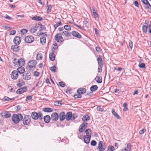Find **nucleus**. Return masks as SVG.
<instances>
[{"label": "nucleus", "mask_w": 151, "mask_h": 151, "mask_svg": "<svg viewBox=\"0 0 151 151\" xmlns=\"http://www.w3.org/2000/svg\"><path fill=\"white\" fill-rule=\"evenodd\" d=\"M132 42L131 41H129V45L131 50H132Z\"/></svg>", "instance_id": "obj_58"}, {"label": "nucleus", "mask_w": 151, "mask_h": 151, "mask_svg": "<svg viewBox=\"0 0 151 151\" xmlns=\"http://www.w3.org/2000/svg\"><path fill=\"white\" fill-rule=\"evenodd\" d=\"M105 148L103 146V145L101 147V148H99V151H104L105 150Z\"/></svg>", "instance_id": "obj_61"}, {"label": "nucleus", "mask_w": 151, "mask_h": 151, "mask_svg": "<svg viewBox=\"0 0 151 151\" xmlns=\"http://www.w3.org/2000/svg\"><path fill=\"white\" fill-rule=\"evenodd\" d=\"M86 92V89L84 88H79L77 90V92L81 94L85 93Z\"/></svg>", "instance_id": "obj_23"}, {"label": "nucleus", "mask_w": 151, "mask_h": 151, "mask_svg": "<svg viewBox=\"0 0 151 151\" xmlns=\"http://www.w3.org/2000/svg\"><path fill=\"white\" fill-rule=\"evenodd\" d=\"M31 115L30 116L34 120H36L38 119L42 120L43 119L42 114L40 112H38L37 113L35 111H34L31 113Z\"/></svg>", "instance_id": "obj_3"}, {"label": "nucleus", "mask_w": 151, "mask_h": 151, "mask_svg": "<svg viewBox=\"0 0 151 151\" xmlns=\"http://www.w3.org/2000/svg\"><path fill=\"white\" fill-rule=\"evenodd\" d=\"M97 111H104V109L101 108V106H98L96 108Z\"/></svg>", "instance_id": "obj_47"}, {"label": "nucleus", "mask_w": 151, "mask_h": 151, "mask_svg": "<svg viewBox=\"0 0 151 151\" xmlns=\"http://www.w3.org/2000/svg\"><path fill=\"white\" fill-rule=\"evenodd\" d=\"M134 5L137 7H139L138 2L137 1H135L134 2Z\"/></svg>", "instance_id": "obj_62"}, {"label": "nucleus", "mask_w": 151, "mask_h": 151, "mask_svg": "<svg viewBox=\"0 0 151 151\" xmlns=\"http://www.w3.org/2000/svg\"><path fill=\"white\" fill-rule=\"evenodd\" d=\"M20 32L22 35H24L25 34L27 33V30L25 29H22L21 30Z\"/></svg>", "instance_id": "obj_46"}, {"label": "nucleus", "mask_w": 151, "mask_h": 151, "mask_svg": "<svg viewBox=\"0 0 151 151\" xmlns=\"http://www.w3.org/2000/svg\"><path fill=\"white\" fill-rule=\"evenodd\" d=\"M10 33L9 34L10 35H13L15 34L16 33V31L15 30H12L10 32Z\"/></svg>", "instance_id": "obj_52"}, {"label": "nucleus", "mask_w": 151, "mask_h": 151, "mask_svg": "<svg viewBox=\"0 0 151 151\" xmlns=\"http://www.w3.org/2000/svg\"><path fill=\"white\" fill-rule=\"evenodd\" d=\"M93 14L94 17L95 19H96L97 18H98V14L97 13V12H93Z\"/></svg>", "instance_id": "obj_57"}, {"label": "nucleus", "mask_w": 151, "mask_h": 151, "mask_svg": "<svg viewBox=\"0 0 151 151\" xmlns=\"http://www.w3.org/2000/svg\"><path fill=\"white\" fill-rule=\"evenodd\" d=\"M56 67L54 65L53 66L51 67L50 68V70H51V71L52 72H56L57 71V70H56Z\"/></svg>", "instance_id": "obj_38"}, {"label": "nucleus", "mask_w": 151, "mask_h": 151, "mask_svg": "<svg viewBox=\"0 0 151 151\" xmlns=\"http://www.w3.org/2000/svg\"><path fill=\"white\" fill-rule=\"evenodd\" d=\"M77 117V116L75 114H72V119H71V120H74Z\"/></svg>", "instance_id": "obj_60"}, {"label": "nucleus", "mask_w": 151, "mask_h": 151, "mask_svg": "<svg viewBox=\"0 0 151 151\" xmlns=\"http://www.w3.org/2000/svg\"><path fill=\"white\" fill-rule=\"evenodd\" d=\"M43 119L45 122L46 123H49L51 119L50 116L48 115H46L44 116Z\"/></svg>", "instance_id": "obj_24"}, {"label": "nucleus", "mask_w": 151, "mask_h": 151, "mask_svg": "<svg viewBox=\"0 0 151 151\" xmlns=\"http://www.w3.org/2000/svg\"><path fill=\"white\" fill-rule=\"evenodd\" d=\"M42 111L45 112H51L53 111V109L51 108L46 107L43 108Z\"/></svg>", "instance_id": "obj_29"}, {"label": "nucleus", "mask_w": 151, "mask_h": 151, "mask_svg": "<svg viewBox=\"0 0 151 151\" xmlns=\"http://www.w3.org/2000/svg\"><path fill=\"white\" fill-rule=\"evenodd\" d=\"M102 143L103 142L102 141H100L99 142L98 147L99 149V148H101V147L103 145Z\"/></svg>", "instance_id": "obj_54"}, {"label": "nucleus", "mask_w": 151, "mask_h": 151, "mask_svg": "<svg viewBox=\"0 0 151 151\" xmlns=\"http://www.w3.org/2000/svg\"><path fill=\"white\" fill-rule=\"evenodd\" d=\"M17 45H18L16 44L12 46L11 49L13 52H17L19 50V46Z\"/></svg>", "instance_id": "obj_12"}, {"label": "nucleus", "mask_w": 151, "mask_h": 151, "mask_svg": "<svg viewBox=\"0 0 151 151\" xmlns=\"http://www.w3.org/2000/svg\"><path fill=\"white\" fill-rule=\"evenodd\" d=\"M42 58V55L41 53H38L37 55L36 59L38 60H41Z\"/></svg>", "instance_id": "obj_40"}, {"label": "nucleus", "mask_w": 151, "mask_h": 151, "mask_svg": "<svg viewBox=\"0 0 151 151\" xmlns=\"http://www.w3.org/2000/svg\"><path fill=\"white\" fill-rule=\"evenodd\" d=\"M37 64V62L35 60H32L30 61L28 63V65L26 67L27 69H28L29 67H35Z\"/></svg>", "instance_id": "obj_5"}, {"label": "nucleus", "mask_w": 151, "mask_h": 151, "mask_svg": "<svg viewBox=\"0 0 151 151\" xmlns=\"http://www.w3.org/2000/svg\"><path fill=\"white\" fill-rule=\"evenodd\" d=\"M54 50H52V52L49 54V58L52 61L54 60L55 59V56L54 53Z\"/></svg>", "instance_id": "obj_25"}, {"label": "nucleus", "mask_w": 151, "mask_h": 151, "mask_svg": "<svg viewBox=\"0 0 151 151\" xmlns=\"http://www.w3.org/2000/svg\"><path fill=\"white\" fill-rule=\"evenodd\" d=\"M143 3V6L145 9H151V5L147 0H141Z\"/></svg>", "instance_id": "obj_6"}, {"label": "nucleus", "mask_w": 151, "mask_h": 151, "mask_svg": "<svg viewBox=\"0 0 151 151\" xmlns=\"http://www.w3.org/2000/svg\"><path fill=\"white\" fill-rule=\"evenodd\" d=\"M91 145L93 146H95L96 145V142L95 140H92L91 142Z\"/></svg>", "instance_id": "obj_50"}, {"label": "nucleus", "mask_w": 151, "mask_h": 151, "mask_svg": "<svg viewBox=\"0 0 151 151\" xmlns=\"http://www.w3.org/2000/svg\"><path fill=\"white\" fill-rule=\"evenodd\" d=\"M88 123L86 122L83 123L80 126V128L79 129V131L80 132H82L83 131V128L85 129L87 127Z\"/></svg>", "instance_id": "obj_15"}, {"label": "nucleus", "mask_w": 151, "mask_h": 151, "mask_svg": "<svg viewBox=\"0 0 151 151\" xmlns=\"http://www.w3.org/2000/svg\"><path fill=\"white\" fill-rule=\"evenodd\" d=\"M12 78L13 80H16L18 78V73L17 71L13 70L11 74Z\"/></svg>", "instance_id": "obj_9"}, {"label": "nucleus", "mask_w": 151, "mask_h": 151, "mask_svg": "<svg viewBox=\"0 0 151 151\" xmlns=\"http://www.w3.org/2000/svg\"><path fill=\"white\" fill-rule=\"evenodd\" d=\"M114 150V147L113 146H109L108 147L107 151H113Z\"/></svg>", "instance_id": "obj_42"}, {"label": "nucleus", "mask_w": 151, "mask_h": 151, "mask_svg": "<svg viewBox=\"0 0 151 151\" xmlns=\"http://www.w3.org/2000/svg\"><path fill=\"white\" fill-rule=\"evenodd\" d=\"M45 36H47V35L46 34H45L43 36L41 37H40V43L43 44V43H45L46 42V37H45Z\"/></svg>", "instance_id": "obj_34"}, {"label": "nucleus", "mask_w": 151, "mask_h": 151, "mask_svg": "<svg viewBox=\"0 0 151 151\" xmlns=\"http://www.w3.org/2000/svg\"><path fill=\"white\" fill-rule=\"evenodd\" d=\"M2 116L3 117L6 118L9 117L11 116V114L7 111H3L1 113Z\"/></svg>", "instance_id": "obj_21"}, {"label": "nucleus", "mask_w": 151, "mask_h": 151, "mask_svg": "<svg viewBox=\"0 0 151 151\" xmlns=\"http://www.w3.org/2000/svg\"><path fill=\"white\" fill-rule=\"evenodd\" d=\"M91 137V136H86V135L84 136L83 137L84 142L86 144L89 143Z\"/></svg>", "instance_id": "obj_22"}, {"label": "nucleus", "mask_w": 151, "mask_h": 151, "mask_svg": "<svg viewBox=\"0 0 151 151\" xmlns=\"http://www.w3.org/2000/svg\"><path fill=\"white\" fill-rule=\"evenodd\" d=\"M47 10L49 12H50L51 11V9L52 8V6L51 5H47Z\"/></svg>", "instance_id": "obj_56"}, {"label": "nucleus", "mask_w": 151, "mask_h": 151, "mask_svg": "<svg viewBox=\"0 0 151 151\" xmlns=\"http://www.w3.org/2000/svg\"><path fill=\"white\" fill-rule=\"evenodd\" d=\"M14 43L16 45L19 44L21 42V38L20 37L16 36L13 40Z\"/></svg>", "instance_id": "obj_14"}, {"label": "nucleus", "mask_w": 151, "mask_h": 151, "mask_svg": "<svg viewBox=\"0 0 151 151\" xmlns=\"http://www.w3.org/2000/svg\"><path fill=\"white\" fill-rule=\"evenodd\" d=\"M71 34L73 36L78 39H81L82 37L81 35L77 32L74 31H73L72 32Z\"/></svg>", "instance_id": "obj_13"}, {"label": "nucleus", "mask_w": 151, "mask_h": 151, "mask_svg": "<svg viewBox=\"0 0 151 151\" xmlns=\"http://www.w3.org/2000/svg\"><path fill=\"white\" fill-rule=\"evenodd\" d=\"M14 98L10 99L7 96H5L4 98L2 99V101H9L10 100H14Z\"/></svg>", "instance_id": "obj_36"}, {"label": "nucleus", "mask_w": 151, "mask_h": 151, "mask_svg": "<svg viewBox=\"0 0 151 151\" xmlns=\"http://www.w3.org/2000/svg\"><path fill=\"white\" fill-rule=\"evenodd\" d=\"M85 133L86 134V136H91L92 132L90 129H88L85 131Z\"/></svg>", "instance_id": "obj_35"}, {"label": "nucleus", "mask_w": 151, "mask_h": 151, "mask_svg": "<svg viewBox=\"0 0 151 151\" xmlns=\"http://www.w3.org/2000/svg\"><path fill=\"white\" fill-rule=\"evenodd\" d=\"M59 117L60 120L63 121L64 120L65 118V113L64 112H61L59 114Z\"/></svg>", "instance_id": "obj_19"}, {"label": "nucleus", "mask_w": 151, "mask_h": 151, "mask_svg": "<svg viewBox=\"0 0 151 151\" xmlns=\"http://www.w3.org/2000/svg\"><path fill=\"white\" fill-rule=\"evenodd\" d=\"M58 19L59 20L60 22L54 25V27L55 29H56L57 27L61 25L62 24V23L60 22V19L58 18Z\"/></svg>", "instance_id": "obj_37"}, {"label": "nucleus", "mask_w": 151, "mask_h": 151, "mask_svg": "<svg viewBox=\"0 0 151 151\" xmlns=\"http://www.w3.org/2000/svg\"><path fill=\"white\" fill-rule=\"evenodd\" d=\"M72 112L70 111L68 112L65 115V118L67 121H69L72 119Z\"/></svg>", "instance_id": "obj_17"}, {"label": "nucleus", "mask_w": 151, "mask_h": 151, "mask_svg": "<svg viewBox=\"0 0 151 151\" xmlns=\"http://www.w3.org/2000/svg\"><path fill=\"white\" fill-rule=\"evenodd\" d=\"M94 80L98 83H101L102 82V78L101 76H96Z\"/></svg>", "instance_id": "obj_32"}, {"label": "nucleus", "mask_w": 151, "mask_h": 151, "mask_svg": "<svg viewBox=\"0 0 151 151\" xmlns=\"http://www.w3.org/2000/svg\"><path fill=\"white\" fill-rule=\"evenodd\" d=\"M18 73H19L20 74H22L24 73L25 70L24 67L22 66H20L17 68V70Z\"/></svg>", "instance_id": "obj_26"}, {"label": "nucleus", "mask_w": 151, "mask_h": 151, "mask_svg": "<svg viewBox=\"0 0 151 151\" xmlns=\"http://www.w3.org/2000/svg\"><path fill=\"white\" fill-rule=\"evenodd\" d=\"M25 61L22 58H20L17 60V65H19V66H23L25 64Z\"/></svg>", "instance_id": "obj_20"}, {"label": "nucleus", "mask_w": 151, "mask_h": 151, "mask_svg": "<svg viewBox=\"0 0 151 151\" xmlns=\"http://www.w3.org/2000/svg\"><path fill=\"white\" fill-rule=\"evenodd\" d=\"M22 119L23 124L24 125H27L31 122V116L29 115H25Z\"/></svg>", "instance_id": "obj_4"}, {"label": "nucleus", "mask_w": 151, "mask_h": 151, "mask_svg": "<svg viewBox=\"0 0 151 151\" xmlns=\"http://www.w3.org/2000/svg\"><path fill=\"white\" fill-rule=\"evenodd\" d=\"M96 49L97 52H99L101 51V49L99 47H96Z\"/></svg>", "instance_id": "obj_63"}, {"label": "nucleus", "mask_w": 151, "mask_h": 151, "mask_svg": "<svg viewBox=\"0 0 151 151\" xmlns=\"http://www.w3.org/2000/svg\"><path fill=\"white\" fill-rule=\"evenodd\" d=\"M64 29L67 31H69L71 29V27L69 25H65L64 27Z\"/></svg>", "instance_id": "obj_39"}, {"label": "nucleus", "mask_w": 151, "mask_h": 151, "mask_svg": "<svg viewBox=\"0 0 151 151\" xmlns=\"http://www.w3.org/2000/svg\"><path fill=\"white\" fill-rule=\"evenodd\" d=\"M83 24L86 27H88V26H89V24L87 21H86V20H84L83 21Z\"/></svg>", "instance_id": "obj_59"}, {"label": "nucleus", "mask_w": 151, "mask_h": 151, "mask_svg": "<svg viewBox=\"0 0 151 151\" xmlns=\"http://www.w3.org/2000/svg\"><path fill=\"white\" fill-rule=\"evenodd\" d=\"M111 113L114 116L117 113L115 111L114 109H112L111 111Z\"/></svg>", "instance_id": "obj_64"}, {"label": "nucleus", "mask_w": 151, "mask_h": 151, "mask_svg": "<svg viewBox=\"0 0 151 151\" xmlns=\"http://www.w3.org/2000/svg\"><path fill=\"white\" fill-rule=\"evenodd\" d=\"M127 104L126 103H124L123 105L124 107L123 110L124 111H126L128 110V108L127 107Z\"/></svg>", "instance_id": "obj_45"}, {"label": "nucleus", "mask_w": 151, "mask_h": 151, "mask_svg": "<svg viewBox=\"0 0 151 151\" xmlns=\"http://www.w3.org/2000/svg\"><path fill=\"white\" fill-rule=\"evenodd\" d=\"M62 35H65L66 37H70L71 35L70 32L65 31L62 32L61 33H57L55 36V39L57 42H62L64 40L62 36Z\"/></svg>", "instance_id": "obj_1"}, {"label": "nucleus", "mask_w": 151, "mask_h": 151, "mask_svg": "<svg viewBox=\"0 0 151 151\" xmlns=\"http://www.w3.org/2000/svg\"><path fill=\"white\" fill-rule=\"evenodd\" d=\"M59 115L56 112L52 113L51 115V120L52 121L55 122L57 121L58 119Z\"/></svg>", "instance_id": "obj_8"}, {"label": "nucleus", "mask_w": 151, "mask_h": 151, "mask_svg": "<svg viewBox=\"0 0 151 151\" xmlns=\"http://www.w3.org/2000/svg\"><path fill=\"white\" fill-rule=\"evenodd\" d=\"M4 18L10 20H13V19L10 17V16H9V15H7V14H6L5 16V17H4Z\"/></svg>", "instance_id": "obj_51"}, {"label": "nucleus", "mask_w": 151, "mask_h": 151, "mask_svg": "<svg viewBox=\"0 0 151 151\" xmlns=\"http://www.w3.org/2000/svg\"><path fill=\"white\" fill-rule=\"evenodd\" d=\"M62 101H59L55 102V104L57 106H60L62 105Z\"/></svg>", "instance_id": "obj_44"}, {"label": "nucleus", "mask_w": 151, "mask_h": 151, "mask_svg": "<svg viewBox=\"0 0 151 151\" xmlns=\"http://www.w3.org/2000/svg\"><path fill=\"white\" fill-rule=\"evenodd\" d=\"M27 90V88L25 86L22 88L18 89L16 91V93L17 94H21L24 92H26Z\"/></svg>", "instance_id": "obj_11"}, {"label": "nucleus", "mask_w": 151, "mask_h": 151, "mask_svg": "<svg viewBox=\"0 0 151 151\" xmlns=\"http://www.w3.org/2000/svg\"><path fill=\"white\" fill-rule=\"evenodd\" d=\"M37 25V27H40V28H41V30H45L46 28L45 26L42 25L41 23H38Z\"/></svg>", "instance_id": "obj_41"}, {"label": "nucleus", "mask_w": 151, "mask_h": 151, "mask_svg": "<svg viewBox=\"0 0 151 151\" xmlns=\"http://www.w3.org/2000/svg\"><path fill=\"white\" fill-rule=\"evenodd\" d=\"M145 65L144 63H141L138 65V66L140 68H145Z\"/></svg>", "instance_id": "obj_48"}, {"label": "nucleus", "mask_w": 151, "mask_h": 151, "mask_svg": "<svg viewBox=\"0 0 151 151\" xmlns=\"http://www.w3.org/2000/svg\"><path fill=\"white\" fill-rule=\"evenodd\" d=\"M98 64L100 68H102L103 66V63L102 61V58L101 55H99L97 58Z\"/></svg>", "instance_id": "obj_10"}, {"label": "nucleus", "mask_w": 151, "mask_h": 151, "mask_svg": "<svg viewBox=\"0 0 151 151\" xmlns=\"http://www.w3.org/2000/svg\"><path fill=\"white\" fill-rule=\"evenodd\" d=\"M98 89V87L96 85H93L90 88V90L92 92L95 91Z\"/></svg>", "instance_id": "obj_30"}, {"label": "nucleus", "mask_w": 151, "mask_h": 151, "mask_svg": "<svg viewBox=\"0 0 151 151\" xmlns=\"http://www.w3.org/2000/svg\"><path fill=\"white\" fill-rule=\"evenodd\" d=\"M131 151V145L129 143H128L127 144V147L124 149L121 150V151Z\"/></svg>", "instance_id": "obj_18"}, {"label": "nucleus", "mask_w": 151, "mask_h": 151, "mask_svg": "<svg viewBox=\"0 0 151 151\" xmlns=\"http://www.w3.org/2000/svg\"><path fill=\"white\" fill-rule=\"evenodd\" d=\"M40 74V73L39 72H38L37 71H35L34 73V75L35 76L37 77L39 76Z\"/></svg>", "instance_id": "obj_55"}, {"label": "nucleus", "mask_w": 151, "mask_h": 151, "mask_svg": "<svg viewBox=\"0 0 151 151\" xmlns=\"http://www.w3.org/2000/svg\"><path fill=\"white\" fill-rule=\"evenodd\" d=\"M34 39L32 36H28L26 37L24 39L25 42L28 43H30L34 41Z\"/></svg>", "instance_id": "obj_7"}, {"label": "nucleus", "mask_w": 151, "mask_h": 151, "mask_svg": "<svg viewBox=\"0 0 151 151\" xmlns=\"http://www.w3.org/2000/svg\"><path fill=\"white\" fill-rule=\"evenodd\" d=\"M145 25L142 26V29L143 32L146 33L147 32V29L148 27V24L145 22L144 23Z\"/></svg>", "instance_id": "obj_28"}, {"label": "nucleus", "mask_w": 151, "mask_h": 151, "mask_svg": "<svg viewBox=\"0 0 151 151\" xmlns=\"http://www.w3.org/2000/svg\"><path fill=\"white\" fill-rule=\"evenodd\" d=\"M17 60L16 58H14L13 60V63L14 66L18 67L19 65L16 64L17 63Z\"/></svg>", "instance_id": "obj_43"}, {"label": "nucleus", "mask_w": 151, "mask_h": 151, "mask_svg": "<svg viewBox=\"0 0 151 151\" xmlns=\"http://www.w3.org/2000/svg\"><path fill=\"white\" fill-rule=\"evenodd\" d=\"M90 119V116L88 115H85L82 118V121L83 122H85L89 120Z\"/></svg>", "instance_id": "obj_33"}, {"label": "nucleus", "mask_w": 151, "mask_h": 151, "mask_svg": "<svg viewBox=\"0 0 151 151\" xmlns=\"http://www.w3.org/2000/svg\"><path fill=\"white\" fill-rule=\"evenodd\" d=\"M23 119V116L20 114H14L12 116V120L15 124L18 123L19 121Z\"/></svg>", "instance_id": "obj_2"}, {"label": "nucleus", "mask_w": 151, "mask_h": 151, "mask_svg": "<svg viewBox=\"0 0 151 151\" xmlns=\"http://www.w3.org/2000/svg\"><path fill=\"white\" fill-rule=\"evenodd\" d=\"M32 19L38 21H41L42 20V18L41 17L35 15L32 17Z\"/></svg>", "instance_id": "obj_31"}, {"label": "nucleus", "mask_w": 151, "mask_h": 151, "mask_svg": "<svg viewBox=\"0 0 151 151\" xmlns=\"http://www.w3.org/2000/svg\"><path fill=\"white\" fill-rule=\"evenodd\" d=\"M59 85L61 87H63L65 86V83L62 81L60 82L59 83Z\"/></svg>", "instance_id": "obj_49"}, {"label": "nucleus", "mask_w": 151, "mask_h": 151, "mask_svg": "<svg viewBox=\"0 0 151 151\" xmlns=\"http://www.w3.org/2000/svg\"><path fill=\"white\" fill-rule=\"evenodd\" d=\"M22 76L23 77V79L25 80H28L31 78V73L30 72H27L25 76L23 74Z\"/></svg>", "instance_id": "obj_16"}, {"label": "nucleus", "mask_w": 151, "mask_h": 151, "mask_svg": "<svg viewBox=\"0 0 151 151\" xmlns=\"http://www.w3.org/2000/svg\"><path fill=\"white\" fill-rule=\"evenodd\" d=\"M37 25H36L35 26L32 27L29 30V32L32 33H34L36 32L38 27Z\"/></svg>", "instance_id": "obj_27"}, {"label": "nucleus", "mask_w": 151, "mask_h": 151, "mask_svg": "<svg viewBox=\"0 0 151 151\" xmlns=\"http://www.w3.org/2000/svg\"><path fill=\"white\" fill-rule=\"evenodd\" d=\"M146 130L145 128H143L142 130H140L139 132V134H142L144 133V131H145Z\"/></svg>", "instance_id": "obj_53"}]
</instances>
